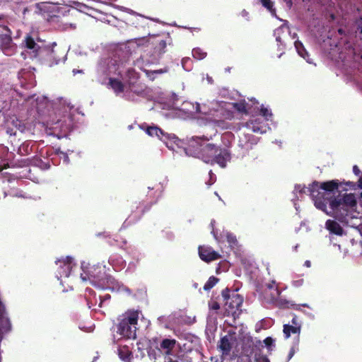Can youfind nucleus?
Returning <instances> with one entry per match:
<instances>
[{"instance_id": "f257e3e1", "label": "nucleus", "mask_w": 362, "mask_h": 362, "mask_svg": "<svg viewBox=\"0 0 362 362\" xmlns=\"http://www.w3.org/2000/svg\"><path fill=\"white\" fill-rule=\"evenodd\" d=\"M187 154L197 156L205 163H217L224 168L228 159V153L226 150L219 148L214 144L208 142L206 137L192 136L188 140V147L185 149Z\"/></svg>"}, {"instance_id": "f03ea898", "label": "nucleus", "mask_w": 362, "mask_h": 362, "mask_svg": "<svg viewBox=\"0 0 362 362\" xmlns=\"http://www.w3.org/2000/svg\"><path fill=\"white\" fill-rule=\"evenodd\" d=\"M329 205L332 211H325L327 214L342 217L347 214L350 210H354L356 206V197L353 194H347L342 199L329 200Z\"/></svg>"}, {"instance_id": "7ed1b4c3", "label": "nucleus", "mask_w": 362, "mask_h": 362, "mask_svg": "<svg viewBox=\"0 0 362 362\" xmlns=\"http://www.w3.org/2000/svg\"><path fill=\"white\" fill-rule=\"evenodd\" d=\"M139 318L137 311L129 310L121 315L118 325V333L124 337H136V325Z\"/></svg>"}, {"instance_id": "20e7f679", "label": "nucleus", "mask_w": 362, "mask_h": 362, "mask_svg": "<svg viewBox=\"0 0 362 362\" xmlns=\"http://www.w3.org/2000/svg\"><path fill=\"white\" fill-rule=\"evenodd\" d=\"M337 187L338 184L334 181L322 182L320 185V188L324 191L322 192H320L317 191L318 184L314 183L311 188V195L315 201V205L316 207L326 211L325 207L327 204H329V200L332 199L331 198H328V192L333 191Z\"/></svg>"}, {"instance_id": "39448f33", "label": "nucleus", "mask_w": 362, "mask_h": 362, "mask_svg": "<svg viewBox=\"0 0 362 362\" xmlns=\"http://www.w3.org/2000/svg\"><path fill=\"white\" fill-rule=\"evenodd\" d=\"M0 49L6 55H12L16 47L12 42L10 30L6 28H0Z\"/></svg>"}, {"instance_id": "423d86ee", "label": "nucleus", "mask_w": 362, "mask_h": 362, "mask_svg": "<svg viewBox=\"0 0 362 362\" xmlns=\"http://www.w3.org/2000/svg\"><path fill=\"white\" fill-rule=\"evenodd\" d=\"M146 133L151 136H157L160 140H163L169 148H173V146H170L171 141L177 146H180L181 143V141L175 135L165 134L161 129L156 127L147 128Z\"/></svg>"}, {"instance_id": "0eeeda50", "label": "nucleus", "mask_w": 362, "mask_h": 362, "mask_svg": "<svg viewBox=\"0 0 362 362\" xmlns=\"http://www.w3.org/2000/svg\"><path fill=\"white\" fill-rule=\"evenodd\" d=\"M200 258L206 262H209L220 257V255L210 247L201 246L199 247Z\"/></svg>"}, {"instance_id": "6e6552de", "label": "nucleus", "mask_w": 362, "mask_h": 362, "mask_svg": "<svg viewBox=\"0 0 362 362\" xmlns=\"http://www.w3.org/2000/svg\"><path fill=\"white\" fill-rule=\"evenodd\" d=\"M233 344L234 340L232 337L225 336L221 339L218 348L223 355H228L229 354Z\"/></svg>"}, {"instance_id": "1a4fd4ad", "label": "nucleus", "mask_w": 362, "mask_h": 362, "mask_svg": "<svg viewBox=\"0 0 362 362\" xmlns=\"http://www.w3.org/2000/svg\"><path fill=\"white\" fill-rule=\"evenodd\" d=\"M176 344L175 339H165L160 343V349L163 351V354L166 357H169L173 354V350L175 348Z\"/></svg>"}, {"instance_id": "9d476101", "label": "nucleus", "mask_w": 362, "mask_h": 362, "mask_svg": "<svg viewBox=\"0 0 362 362\" xmlns=\"http://www.w3.org/2000/svg\"><path fill=\"white\" fill-rule=\"evenodd\" d=\"M25 47L32 50L35 57L38 56L40 53H42L45 49L41 47L38 44H37L34 40L30 36H26L25 38Z\"/></svg>"}, {"instance_id": "9b49d317", "label": "nucleus", "mask_w": 362, "mask_h": 362, "mask_svg": "<svg viewBox=\"0 0 362 362\" xmlns=\"http://www.w3.org/2000/svg\"><path fill=\"white\" fill-rule=\"evenodd\" d=\"M292 322L293 325H284L283 332L286 339L290 337L291 333L299 334L300 332V325L297 324L296 319L295 317L293 319Z\"/></svg>"}, {"instance_id": "f8f14e48", "label": "nucleus", "mask_w": 362, "mask_h": 362, "mask_svg": "<svg viewBox=\"0 0 362 362\" xmlns=\"http://www.w3.org/2000/svg\"><path fill=\"white\" fill-rule=\"evenodd\" d=\"M326 227L330 232L336 235H341L342 233V228L336 221L328 220L326 222Z\"/></svg>"}, {"instance_id": "ddd939ff", "label": "nucleus", "mask_w": 362, "mask_h": 362, "mask_svg": "<svg viewBox=\"0 0 362 362\" xmlns=\"http://www.w3.org/2000/svg\"><path fill=\"white\" fill-rule=\"evenodd\" d=\"M57 262L63 263L65 269H64V276H68L69 275L70 271L71 269V262L72 258L69 257H66L65 259H59Z\"/></svg>"}, {"instance_id": "4468645a", "label": "nucleus", "mask_w": 362, "mask_h": 362, "mask_svg": "<svg viewBox=\"0 0 362 362\" xmlns=\"http://www.w3.org/2000/svg\"><path fill=\"white\" fill-rule=\"evenodd\" d=\"M109 83L116 93H122L124 90V85L118 80L110 79Z\"/></svg>"}, {"instance_id": "2eb2a0df", "label": "nucleus", "mask_w": 362, "mask_h": 362, "mask_svg": "<svg viewBox=\"0 0 362 362\" xmlns=\"http://www.w3.org/2000/svg\"><path fill=\"white\" fill-rule=\"evenodd\" d=\"M218 281V279L214 276H211L207 282L204 284V289L205 291H209L210 290L211 288H213L216 284L217 282Z\"/></svg>"}, {"instance_id": "dca6fc26", "label": "nucleus", "mask_w": 362, "mask_h": 362, "mask_svg": "<svg viewBox=\"0 0 362 362\" xmlns=\"http://www.w3.org/2000/svg\"><path fill=\"white\" fill-rule=\"evenodd\" d=\"M283 33H288V26L284 25L275 30V35L277 41L281 42L280 35Z\"/></svg>"}, {"instance_id": "f3484780", "label": "nucleus", "mask_w": 362, "mask_h": 362, "mask_svg": "<svg viewBox=\"0 0 362 362\" xmlns=\"http://www.w3.org/2000/svg\"><path fill=\"white\" fill-rule=\"evenodd\" d=\"M192 55L194 58L197 59H202L206 57V53L203 52L200 49H194L192 50Z\"/></svg>"}, {"instance_id": "a211bd4d", "label": "nucleus", "mask_w": 362, "mask_h": 362, "mask_svg": "<svg viewBox=\"0 0 362 362\" xmlns=\"http://www.w3.org/2000/svg\"><path fill=\"white\" fill-rule=\"evenodd\" d=\"M295 47L298 52V54L302 57H303L304 59L305 58L303 52L306 53L302 43L299 41H296L295 42Z\"/></svg>"}, {"instance_id": "6ab92c4d", "label": "nucleus", "mask_w": 362, "mask_h": 362, "mask_svg": "<svg viewBox=\"0 0 362 362\" xmlns=\"http://www.w3.org/2000/svg\"><path fill=\"white\" fill-rule=\"evenodd\" d=\"M262 5L269 10L272 13H274V9H273V3L271 0H262Z\"/></svg>"}, {"instance_id": "aec40b11", "label": "nucleus", "mask_w": 362, "mask_h": 362, "mask_svg": "<svg viewBox=\"0 0 362 362\" xmlns=\"http://www.w3.org/2000/svg\"><path fill=\"white\" fill-rule=\"evenodd\" d=\"M255 361L256 362H269L268 358L262 354H256L255 355Z\"/></svg>"}, {"instance_id": "412c9836", "label": "nucleus", "mask_w": 362, "mask_h": 362, "mask_svg": "<svg viewBox=\"0 0 362 362\" xmlns=\"http://www.w3.org/2000/svg\"><path fill=\"white\" fill-rule=\"evenodd\" d=\"M261 114L267 119H269L272 117V112L265 107H262Z\"/></svg>"}, {"instance_id": "4be33fe9", "label": "nucleus", "mask_w": 362, "mask_h": 362, "mask_svg": "<svg viewBox=\"0 0 362 362\" xmlns=\"http://www.w3.org/2000/svg\"><path fill=\"white\" fill-rule=\"evenodd\" d=\"M264 343L267 346L270 347L274 344V339L272 337H267L264 340Z\"/></svg>"}, {"instance_id": "5701e85b", "label": "nucleus", "mask_w": 362, "mask_h": 362, "mask_svg": "<svg viewBox=\"0 0 362 362\" xmlns=\"http://www.w3.org/2000/svg\"><path fill=\"white\" fill-rule=\"evenodd\" d=\"M209 306L213 310H218L220 308L219 304L217 302L211 303Z\"/></svg>"}, {"instance_id": "b1692460", "label": "nucleus", "mask_w": 362, "mask_h": 362, "mask_svg": "<svg viewBox=\"0 0 362 362\" xmlns=\"http://www.w3.org/2000/svg\"><path fill=\"white\" fill-rule=\"evenodd\" d=\"M238 110L241 112H245L247 110V108L244 104H240L238 107Z\"/></svg>"}, {"instance_id": "393cba45", "label": "nucleus", "mask_w": 362, "mask_h": 362, "mask_svg": "<svg viewBox=\"0 0 362 362\" xmlns=\"http://www.w3.org/2000/svg\"><path fill=\"white\" fill-rule=\"evenodd\" d=\"M228 240L229 242L230 243H235L236 241V239L234 236H233L232 235H228Z\"/></svg>"}, {"instance_id": "a878e982", "label": "nucleus", "mask_w": 362, "mask_h": 362, "mask_svg": "<svg viewBox=\"0 0 362 362\" xmlns=\"http://www.w3.org/2000/svg\"><path fill=\"white\" fill-rule=\"evenodd\" d=\"M250 129H252V130L254 132H261L262 133L263 132L262 131H260L259 128V127H249Z\"/></svg>"}, {"instance_id": "bb28decb", "label": "nucleus", "mask_w": 362, "mask_h": 362, "mask_svg": "<svg viewBox=\"0 0 362 362\" xmlns=\"http://www.w3.org/2000/svg\"><path fill=\"white\" fill-rule=\"evenodd\" d=\"M353 171L356 175H358L360 173V170L357 165H354L353 168Z\"/></svg>"}, {"instance_id": "cd10ccee", "label": "nucleus", "mask_w": 362, "mask_h": 362, "mask_svg": "<svg viewBox=\"0 0 362 362\" xmlns=\"http://www.w3.org/2000/svg\"><path fill=\"white\" fill-rule=\"evenodd\" d=\"M284 3L286 4V5L288 6V7H291V5H292V1L291 0H282Z\"/></svg>"}, {"instance_id": "c85d7f7f", "label": "nucleus", "mask_w": 362, "mask_h": 362, "mask_svg": "<svg viewBox=\"0 0 362 362\" xmlns=\"http://www.w3.org/2000/svg\"><path fill=\"white\" fill-rule=\"evenodd\" d=\"M165 362H178L177 361L173 360L170 356L165 358Z\"/></svg>"}, {"instance_id": "c756f323", "label": "nucleus", "mask_w": 362, "mask_h": 362, "mask_svg": "<svg viewBox=\"0 0 362 362\" xmlns=\"http://www.w3.org/2000/svg\"><path fill=\"white\" fill-rule=\"evenodd\" d=\"M4 312V307L0 303V315H2Z\"/></svg>"}, {"instance_id": "7c9ffc66", "label": "nucleus", "mask_w": 362, "mask_h": 362, "mask_svg": "<svg viewBox=\"0 0 362 362\" xmlns=\"http://www.w3.org/2000/svg\"><path fill=\"white\" fill-rule=\"evenodd\" d=\"M293 354H294V350L291 349L290 351V353H289V355H288V358L291 359L293 357Z\"/></svg>"}, {"instance_id": "2f4dec72", "label": "nucleus", "mask_w": 362, "mask_h": 362, "mask_svg": "<svg viewBox=\"0 0 362 362\" xmlns=\"http://www.w3.org/2000/svg\"><path fill=\"white\" fill-rule=\"evenodd\" d=\"M358 186L362 188V177L358 180Z\"/></svg>"}, {"instance_id": "473e14b6", "label": "nucleus", "mask_w": 362, "mask_h": 362, "mask_svg": "<svg viewBox=\"0 0 362 362\" xmlns=\"http://www.w3.org/2000/svg\"><path fill=\"white\" fill-rule=\"evenodd\" d=\"M305 265L307 267H310V262L307 260L305 262Z\"/></svg>"}, {"instance_id": "72a5a7b5", "label": "nucleus", "mask_w": 362, "mask_h": 362, "mask_svg": "<svg viewBox=\"0 0 362 362\" xmlns=\"http://www.w3.org/2000/svg\"><path fill=\"white\" fill-rule=\"evenodd\" d=\"M233 298H235V300H239V299H238V295H235V296H233Z\"/></svg>"}, {"instance_id": "f704fd0d", "label": "nucleus", "mask_w": 362, "mask_h": 362, "mask_svg": "<svg viewBox=\"0 0 362 362\" xmlns=\"http://www.w3.org/2000/svg\"><path fill=\"white\" fill-rule=\"evenodd\" d=\"M163 71L160 69V70H157V71H155V73H163Z\"/></svg>"}, {"instance_id": "c9c22d12", "label": "nucleus", "mask_w": 362, "mask_h": 362, "mask_svg": "<svg viewBox=\"0 0 362 362\" xmlns=\"http://www.w3.org/2000/svg\"><path fill=\"white\" fill-rule=\"evenodd\" d=\"M197 112H201V110H199V104L197 105Z\"/></svg>"}, {"instance_id": "e433bc0d", "label": "nucleus", "mask_w": 362, "mask_h": 362, "mask_svg": "<svg viewBox=\"0 0 362 362\" xmlns=\"http://www.w3.org/2000/svg\"><path fill=\"white\" fill-rule=\"evenodd\" d=\"M361 58H362V55H361Z\"/></svg>"}, {"instance_id": "4c0bfd02", "label": "nucleus", "mask_w": 362, "mask_h": 362, "mask_svg": "<svg viewBox=\"0 0 362 362\" xmlns=\"http://www.w3.org/2000/svg\"><path fill=\"white\" fill-rule=\"evenodd\" d=\"M361 196H362V193H361Z\"/></svg>"}]
</instances>
